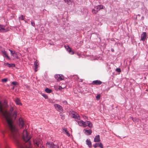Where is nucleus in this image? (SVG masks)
Instances as JSON below:
<instances>
[{
	"label": "nucleus",
	"instance_id": "obj_1",
	"mask_svg": "<svg viewBox=\"0 0 148 148\" xmlns=\"http://www.w3.org/2000/svg\"><path fill=\"white\" fill-rule=\"evenodd\" d=\"M13 108L12 107L10 108L9 112L4 110L3 109L2 104L0 102V113L5 117L7 122L8 126L10 130V137L14 140L16 145L18 147L23 148V144L17 138L18 135L17 128L16 126L13 124V121L16 118L17 113L16 110L13 112Z\"/></svg>",
	"mask_w": 148,
	"mask_h": 148
},
{
	"label": "nucleus",
	"instance_id": "obj_2",
	"mask_svg": "<svg viewBox=\"0 0 148 148\" xmlns=\"http://www.w3.org/2000/svg\"><path fill=\"white\" fill-rule=\"evenodd\" d=\"M23 137L25 143L23 146V148H32L31 144L28 141L31 138V137L28 135V133L26 130H24L23 132Z\"/></svg>",
	"mask_w": 148,
	"mask_h": 148
},
{
	"label": "nucleus",
	"instance_id": "obj_3",
	"mask_svg": "<svg viewBox=\"0 0 148 148\" xmlns=\"http://www.w3.org/2000/svg\"><path fill=\"white\" fill-rule=\"evenodd\" d=\"M34 144L35 146L36 145L38 147L37 148H45L44 147L41 145V140L39 138H36L33 140Z\"/></svg>",
	"mask_w": 148,
	"mask_h": 148
},
{
	"label": "nucleus",
	"instance_id": "obj_4",
	"mask_svg": "<svg viewBox=\"0 0 148 148\" xmlns=\"http://www.w3.org/2000/svg\"><path fill=\"white\" fill-rule=\"evenodd\" d=\"M69 114L73 118L77 120H80V117L79 115L76 112L72 110L70 112Z\"/></svg>",
	"mask_w": 148,
	"mask_h": 148
},
{
	"label": "nucleus",
	"instance_id": "obj_5",
	"mask_svg": "<svg viewBox=\"0 0 148 148\" xmlns=\"http://www.w3.org/2000/svg\"><path fill=\"white\" fill-rule=\"evenodd\" d=\"M46 146L49 148H59L58 144H55L53 143H47L46 144Z\"/></svg>",
	"mask_w": 148,
	"mask_h": 148
},
{
	"label": "nucleus",
	"instance_id": "obj_6",
	"mask_svg": "<svg viewBox=\"0 0 148 148\" xmlns=\"http://www.w3.org/2000/svg\"><path fill=\"white\" fill-rule=\"evenodd\" d=\"M54 106L56 109L58 111H59L61 113H62L63 112V108L61 106L58 104H54Z\"/></svg>",
	"mask_w": 148,
	"mask_h": 148
},
{
	"label": "nucleus",
	"instance_id": "obj_7",
	"mask_svg": "<svg viewBox=\"0 0 148 148\" xmlns=\"http://www.w3.org/2000/svg\"><path fill=\"white\" fill-rule=\"evenodd\" d=\"M24 121L23 119L20 118L19 119V126L21 128L23 127L24 125Z\"/></svg>",
	"mask_w": 148,
	"mask_h": 148
},
{
	"label": "nucleus",
	"instance_id": "obj_8",
	"mask_svg": "<svg viewBox=\"0 0 148 148\" xmlns=\"http://www.w3.org/2000/svg\"><path fill=\"white\" fill-rule=\"evenodd\" d=\"M8 31V29L5 28V26L0 25V32H4Z\"/></svg>",
	"mask_w": 148,
	"mask_h": 148
},
{
	"label": "nucleus",
	"instance_id": "obj_9",
	"mask_svg": "<svg viewBox=\"0 0 148 148\" xmlns=\"http://www.w3.org/2000/svg\"><path fill=\"white\" fill-rule=\"evenodd\" d=\"M55 78L58 81H60L63 80L64 79V77L60 75H56L55 76Z\"/></svg>",
	"mask_w": 148,
	"mask_h": 148
},
{
	"label": "nucleus",
	"instance_id": "obj_10",
	"mask_svg": "<svg viewBox=\"0 0 148 148\" xmlns=\"http://www.w3.org/2000/svg\"><path fill=\"white\" fill-rule=\"evenodd\" d=\"M77 122L78 124L80 126H83L84 127H85L87 126V125L86 124V122H85L83 121H78Z\"/></svg>",
	"mask_w": 148,
	"mask_h": 148
},
{
	"label": "nucleus",
	"instance_id": "obj_11",
	"mask_svg": "<svg viewBox=\"0 0 148 148\" xmlns=\"http://www.w3.org/2000/svg\"><path fill=\"white\" fill-rule=\"evenodd\" d=\"M3 56L4 57L6 58V59H10V58L8 56V53H7V52L4 50H2L1 51Z\"/></svg>",
	"mask_w": 148,
	"mask_h": 148
},
{
	"label": "nucleus",
	"instance_id": "obj_12",
	"mask_svg": "<svg viewBox=\"0 0 148 148\" xmlns=\"http://www.w3.org/2000/svg\"><path fill=\"white\" fill-rule=\"evenodd\" d=\"M147 33L145 32H143L142 34L141 37V40L144 41L147 37Z\"/></svg>",
	"mask_w": 148,
	"mask_h": 148
},
{
	"label": "nucleus",
	"instance_id": "obj_13",
	"mask_svg": "<svg viewBox=\"0 0 148 148\" xmlns=\"http://www.w3.org/2000/svg\"><path fill=\"white\" fill-rule=\"evenodd\" d=\"M9 50L11 52V55L14 58H18V57L16 53L14 51H12V50L9 49Z\"/></svg>",
	"mask_w": 148,
	"mask_h": 148
},
{
	"label": "nucleus",
	"instance_id": "obj_14",
	"mask_svg": "<svg viewBox=\"0 0 148 148\" xmlns=\"http://www.w3.org/2000/svg\"><path fill=\"white\" fill-rule=\"evenodd\" d=\"M93 146L95 148L99 147L101 148H103V144L101 143H96Z\"/></svg>",
	"mask_w": 148,
	"mask_h": 148
},
{
	"label": "nucleus",
	"instance_id": "obj_15",
	"mask_svg": "<svg viewBox=\"0 0 148 148\" xmlns=\"http://www.w3.org/2000/svg\"><path fill=\"white\" fill-rule=\"evenodd\" d=\"M102 82L99 80H95L93 81L92 84L93 85H100L101 84Z\"/></svg>",
	"mask_w": 148,
	"mask_h": 148
},
{
	"label": "nucleus",
	"instance_id": "obj_16",
	"mask_svg": "<svg viewBox=\"0 0 148 148\" xmlns=\"http://www.w3.org/2000/svg\"><path fill=\"white\" fill-rule=\"evenodd\" d=\"M84 131L85 134L87 135H90L92 133V131L91 130H84Z\"/></svg>",
	"mask_w": 148,
	"mask_h": 148
},
{
	"label": "nucleus",
	"instance_id": "obj_17",
	"mask_svg": "<svg viewBox=\"0 0 148 148\" xmlns=\"http://www.w3.org/2000/svg\"><path fill=\"white\" fill-rule=\"evenodd\" d=\"M100 141V136L99 135H97L95 136L94 139V141L96 142H99Z\"/></svg>",
	"mask_w": 148,
	"mask_h": 148
},
{
	"label": "nucleus",
	"instance_id": "obj_18",
	"mask_svg": "<svg viewBox=\"0 0 148 148\" xmlns=\"http://www.w3.org/2000/svg\"><path fill=\"white\" fill-rule=\"evenodd\" d=\"M103 8V6L101 5H98L95 7V9L97 11H98L101 9Z\"/></svg>",
	"mask_w": 148,
	"mask_h": 148
},
{
	"label": "nucleus",
	"instance_id": "obj_19",
	"mask_svg": "<svg viewBox=\"0 0 148 148\" xmlns=\"http://www.w3.org/2000/svg\"><path fill=\"white\" fill-rule=\"evenodd\" d=\"M86 142L87 145H88L89 147H91L92 145L91 142L88 139L86 140Z\"/></svg>",
	"mask_w": 148,
	"mask_h": 148
},
{
	"label": "nucleus",
	"instance_id": "obj_20",
	"mask_svg": "<svg viewBox=\"0 0 148 148\" xmlns=\"http://www.w3.org/2000/svg\"><path fill=\"white\" fill-rule=\"evenodd\" d=\"M86 124L90 128H91L92 126V125L91 122L89 121H87L86 122Z\"/></svg>",
	"mask_w": 148,
	"mask_h": 148
},
{
	"label": "nucleus",
	"instance_id": "obj_21",
	"mask_svg": "<svg viewBox=\"0 0 148 148\" xmlns=\"http://www.w3.org/2000/svg\"><path fill=\"white\" fill-rule=\"evenodd\" d=\"M15 102L16 104L17 105H21V102L20 100V99L18 98H17L15 100Z\"/></svg>",
	"mask_w": 148,
	"mask_h": 148
},
{
	"label": "nucleus",
	"instance_id": "obj_22",
	"mask_svg": "<svg viewBox=\"0 0 148 148\" xmlns=\"http://www.w3.org/2000/svg\"><path fill=\"white\" fill-rule=\"evenodd\" d=\"M52 90L51 89H50L48 88H46L45 89V91L47 93H50L52 92Z\"/></svg>",
	"mask_w": 148,
	"mask_h": 148
},
{
	"label": "nucleus",
	"instance_id": "obj_23",
	"mask_svg": "<svg viewBox=\"0 0 148 148\" xmlns=\"http://www.w3.org/2000/svg\"><path fill=\"white\" fill-rule=\"evenodd\" d=\"M7 64L8 66L9 67H14L15 66V64H10L8 63H7Z\"/></svg>",
	"mask_w": 148,
	"mask_h": 148
},
{
	"label": "nucleus",
	"instance_id": "obj_24",
	"mask_svg": "<svg viewBox=\"0 0 148 148\" xmlns=\"http://www.w3.org/2000/svg\"><path fill=\"white\" fill-rule=\"evenodd\" d=\"M70 53L71 55L73 54H74V52L73 51L71 50V48H70L69 50H68Z\"/></svg>",
	"mask_w": 148,
	"mask_h": 148
},
{
	"label": "nucleus",
	"instance_id": "obj_25",
	"mask_svg": "<svg viewBox=\"0 0 148 148\" xmlns=\"http://www.w3.org/2000/svg\"><path fill=\"white\" fill-rule=\"evenodd\" d=\"M19 18L20 20H23L25 18V17L23 15H21L19 17Z\"/></svg>",
	"mask_w": 148,
	"mask_h": 148
},
{
	"label": "nucleus",
	"instance_id": "obj_26",
	"mask_svg": "<svg viewBox=\"0 0 148 148\" xmlns=\"http://www.w3.org/2000/svg\"><path fill=\"white\" fill-rule=\"evenodd\" d=\"M64 1L65 2L67 3L69 5L71 2V0H64Z\"/></svg>",
	"mask_w": 148,
	"mask_h": 148
},
{
	"label": "nucleus",
	"instance_id": "obj_27",
	"mask_svg": "<svg viewBox=\"0 0 148 148\" xmlns=\"http://www.w3.org/2000/svg\"><path fill=\"white\" fill-rule=\"evenodd\" d=\"M34 65H35V67H37V66L39 64L37 61L36 60L34 63Z\"/></svg>",
	"mask_w": 148,
	"mask_h": 148
},
{
	"label": "nucleus",
	"instance_id": "obj_28",
	"mask_svg": "<svg viewBox=\"0 0 148 148\" xmlns=\"http://www.w3.org/2000/svg\"><path fill=\"white\" fill-rule=\"evenodd\" d=\"M42 96H43V97H44L45 99H47L48 98V96L45 94H44V93H42Z\"/></svg>",
	"mask_w": 148,
	"mask_h": 148
},
{
	"label": "nucleus",
	"instance_id": "obj_29",
	"mask_svg": "<svg viewBox=\"0 0 148 148\" xmlns=\"http://www.w3.org/2000/svg\"><path fill=\"white\" fill-rule=\"evenodd\" d=\"M60 116H61V118L62 120H64L65 119V116L64 115H62V114H61Z\"/></svg>",
	"mask_w": 148,
	"mask_h": 148
},
{
	"label": "nucleus",
	"instance_id": "obj_30",
	"mask_svg": "<svg viewBox=\"0 0 148 148\" xmlns=\"http://www.w3.org/2000/svg\"><path fill=\"white\" fill-rule=\"evenodd\" d=\"M100 94L98 95L96 97V98L97 100H99L100 97Z\"/></svg>",
	"mask_w": 148,
	"mask_h": 148
},
{
	"label": "nucleus",
	"instance_id": "obj_31",
	"mask_svg": "<svg viewBox=\"0 0 148 148\" xmlns=\"http://www.w3.org/2000/svg\"><path fill=\"white\" fill-rule=\"evenodd\" d=\"M97 12V11H96V10L95 9H93L92 10V12L93 14H96Z\"/></svg>",
	"mask_w": 148,
	"mask_h": 148
},
{
	"label": "nucleus",
	"instance_id": "obj_32",
	"mask_svg": "<svg viewBox=\"0 0 148 148\" xmlns=\"http://www.w3.org/2000/svg\"><path fill=\"white\" fill-rule=\"evenodd\" d=\"M116 71L119 72H121V70L119 68H116Z\"/></svg>",
	"mask_w": 148,
	"mask_h": 148
},
{
	"label": "nucleus",
	"instance_id": "obj_33",
	"mask_svg": "<svg viewBox=\"0 0 148 148\" xmlns=\"http://www.w3.org/2000/svg\"><path fill=\"white\" fill-rule=\"evenodd\" d=\"M31 24L33 26H35V23L34 22L32 21H31Z\"/></svg>",
	"mask_w": 148,
	"mask_h": 148
},
{
	"label": "nucleus",
	"instance_id": "obj_34",
	"mask_svg": "<svg viewBox=\"0 0 148 148\" xmlns=\"http://www.w3.org/2000/svg\"><path fill=\"white\" fill-rule=\"evenodd\" d=\"M65 134L68 136H70V134L68 131H66Z\"/></svg>",
	"mask_w": 148,
	"mask_h": 148
},
{
	"label": "nucleus",
	"instance_id": "obj_35",
	"mask_svg": "<svg viewBox=\"0 0 148 148\" xmlns=\"http://www.w3.org/2000/svg\"><path fill=\"white\" fill-rule=\"evenodd\" d=\"M65 48L67 50H69V49L70 48L69 46H65Z\"/></svg>",
	"mask_w": 148,
	"mask_h": 148
},
{
	"label": "nucleus",
	"instance_id": "obj_36",
	"mask_svg": "<svg viewBox=\"0 0 148 148\" xmlns=\"http://www.w3.org/2000/svg\"><path fill=\"white\" fill-rule=\"evenodd\" d=\"M2 81L3 82H6L7 81V79H3L2 80Z\"/></svg>",
	"mask_w": 148,
	"mask_h": 148
},
{
	"label": "nucleus",
	"instance_id": "obj_37",
	"mask_svg": "<svg viewBox=\"0 0 148 148\" xmlns=\"http://www.w3.org/2000/svg\"><path fill=\"white\" fill-rule=\"evenodd\" d=\"M63 132H66V131H68L67 129L66 128H63Z\"/></svg>",
	"mask_w": 148,
	"mask_h": 148
},
{
	"label": "nucleus",
	"instance_id": "obj_38",
	"mask_svg": "<svg viewBox=\"0 0 148 148\" xmlns=\"http://www.w3.org/2000/svg\"><path fill=\"white\" fill-rule=\"evenodd\" d=\"M12 84L14 85H16V82H12Z\"/></svg>",
	"mask_w": 148,
	"mask_h": 148
},
{
	"label": "nucleus",
	"instance_id": "obj_39",
	"mask_svg": "<svg viewBox=\"0 0 148 148\" xmlns=\"http://www.w3.org/2000/svg\"><path fill=\"white\" fill-rule=\"evenodd\" d=\"M37 67H35V71L36 72L37 71Z\"/></svg>",
	"mask_w": 148,
	"mask_h": 148
},
{
	"label": "nucleus",
	"instance_id": "obj_40",
	"mask_svg": "<svg viewBox=\"0 0 148 148\" xmlns=\"http://www.w3.org/2000/svg\"><path fill=\"white\" fill-rule=\"evenodd\" d=\"M62 87L61 86H59V89L60 90L61 89H62Z\"/></svg>",
	"mask_w": 148,
	"mask_h": 148
},
{
	"label": "nucleus",
	"instance_id": "obj_41",
	"mask_svg": "<svg viewBox=\"0 0 148 148\" xmlns=\"http://www.w3.org/2000/svg\"><path fill=\"white\" fill-rule=\"evenodd\" d=\"M5 148H10L9 147L8 145L5 146Z\"/></svg>",
	"mask_w": 148,
	"mask_h": 148
},
{
	"label": "nucleus",
	"instance_id": "obj_42",
	"mask_svg": "<svg viewBox=\"0 0 148 148\" xmlns=\"http://www.w3.org/2000/svg\"><path fill=\"white\" fill-rule=\"evenodd\" d=\"M112 52H114V50L113 49H112Z\"/></svg>",
	"mask_w": 148,
	"mask_h": 148
}]
</instances>
